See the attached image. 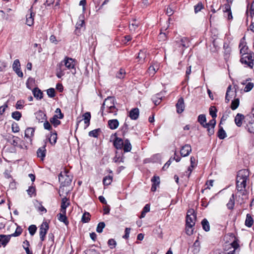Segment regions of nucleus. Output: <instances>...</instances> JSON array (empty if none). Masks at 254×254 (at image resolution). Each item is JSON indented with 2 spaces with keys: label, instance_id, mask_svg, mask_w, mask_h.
I'll return each mask as SVG.
<instances>
[{
  "label": "nucleus",
  "instance_id": "1",
  "mask_svg": "<svg viewBox=\"0 0 254 254\" xmlns=\"http://www.w3.org/2000/svg\"><path fill=\"white\" fill-rule=\"evenodd\" d=\"M247 180L236 179V189L239 194V196H244L242 199L247 198V191L246 190V183Z\"/></svg>",
  "mask_w": 254,
  "mask_h": 254
},
{
  "label": "nucleus",
  "instance_id": "2",
  "mask_svg": "<svg viewBox=\"0 0 254 254\" xmlns=\"http://www.w3.org/2000/svg\"><path fill=\"white\" fill-rule=\"evenodd\" d=\"M254 54L252 52L250 53H245L242 55L240 61L243 64L246 66L253 68L254 65Z\"/></svg>",
  "mask_w": 254,
  "mask_h": 254
},
{
  "label": "nucleus",
  "instance_id": "3",
  "mask_svg": "<svg viewBox=\"0 0 254 254\" xmlns=\"http://www.w3.org/2000/svg\"><path fill=\"white\" fill-rule=\"evenodd\" d=\"M246 128L250 133H254V110H252V114L246 116Z\"/></svg>",
  "mask_w": 254,
  "mask_h": 254
},
{
  "label": "nucleus",
  "instance_id": "4",
  "mask_svg": "<svg viewBox=\"0 0 254 254\" xmlns=\"http://www.w3.org/2000/svg\"><path fill=\"white\" fill-rule=\"evenodd\" d=\"M115 99L114 97H108L104 101L103 105L101 107V110H102V116H104L103 110H108L112 107L115 105Z\"/></svg>",
  "mask_w": 254,
  "mask_h": 254
},
{
  "label": "nucleus",
  "instance_id": "5",
  "mask_svg": "<svg viewBox=\"0 0 254 254\" xmlns=\"http://www.w3.org/2000/svg\"><path fill=\"white\" fill-rule=\"evenodd\" d=\"M49 228V224L47 222H44L41 225L39 229V235L41 242L45 240V236Z\"/></svg>",
  "mask_w": 254,
  "mask_h": 254
},
{
  "label": "nucleus",
  "instance_id": "6",
  "mask_svg": "<svg viewBox=\"0 0 254 254\" xmlns=\"http://www.w3.org/2000/svg\"><path fill=\"white\" fill-rule=\"evenodd\" d=\"M60 63H63V68H64V65L65 67L68 69H75V61L72 58L66 57L64 60Z\"/></svg>",
  "mask_w": 254,
  "mask_h": 254
},
{
  "label": "nucleus",
  "instance_id": "7",
  "mask_svg": "<svg viewBox=\"0 0 254 254\" xmlns=\"http://www.w3.org/2000/svg\"><path fill=\"white\" fill-rule=\"evenodd\" d=\"M250 175V172L248 169H242L238 172L237 180H248Z\"/></svg>",
  "mask_w": 254,
  "mask_h": 254
},
{
  "label": "nucleus",
  "instance_id": "8",
  "mask_svg": "<svg viewBox=\"0 0 254 254\" xmlns=\"http://www.w3.org/2000/svg\"><path fill=\"white\" fill-rule=\"evenodd\" d=\"M239 47L241 48L240 53L241 54L243 55L245 54V53H248V47L246 46L245 36L241 40Z\"/></svg>",
  "mask_w": 254,
  "mask_h": 254
},
{
  "label": "nucleus",
  "instance_id": "9",
  "mask_svg": "<svg viewBox=\"0 0 254 254\" xmlns=\"http://www.w3.org/2000/svg\"><path fill=\"white\" fill-rule=\"evenodd\" d=\"M35 117L39 123H43L47 120L46 115L41 110L35 113Z\"/></svg>",
  "mask_w": 254,
  "mask_h": 254
},
{
  "label": "nucleus",
  "instance_id": "10",
  "mask_svg": "<svg viewBox=\"0 0 254 254\" xmlns=\"http://www.w3.org/2000/svg\"><path fill=\"white\" fill-rule=\"evenodd\" d=\"M64 68H63V63H59L57 66L56 69V75L57 76L61 78L62 76H63L64 74Z\"/></svg>",
  "mask_w": 254,
  "mask_h": 254
},
{
  "label": "nucleus",
  "instance_id": "11",
  "mask_svg": "<svg viewBox=\"0 0 254 254\" xmlns=\"http://www.w3.org/2000/svg\"><path fill=\"white\" fill-rule=\"evenodd\" d=\"M177 108V112L178 113L180 114L182 113L185 109V105L184 99L183 98H180L176 105Z\"/></svg>",
  "mask_w": 254,
  "mask_h": 254
},
{
  "label": "nucleus",
  "instance_id": "12",
  "mask_svg": "<svg viewBox=\"0 0 254 254\" xmlns=\"http://www.w3.org/2000/svg\"><path fill=\"white\" fill-rule=\"evenodd\" d=\"M231 246V249L232 250L228 252H226L224 254V253H221L223 254H236V251L239 247V245L238 243L236 241H234L232 243L230 244Z\"/></svg>",
  "mask_w": 254,
  "mask_h": 254
},
{
  "label": "nucleus",
  "instance_id": "13",
  "mask_svg": "<svg viewBox=\"0 0 254 254\" xmlns=\"http://www.w3.org/2000/svg\"><path fill=\"white\" fill-rule=\"evenodd\" d=\"M124 140L121 138L116 137L114 140V146L117 149H122L124 145Z\"/></svg>",
  "mask_w": 254,
  "mask_h": 254
},
{
  "label": "nucleus",
  "instance_id": "14",
  "mask_svg": "<svg viewBox=\"0 0 254 254\" xmlns=\"http://www.w3.org/2000/svg\"><path fill=\"white\" fill-rule=\"evenodd\" d=\"M7 140L11 144L14 146H16L18 145L20 139L18 137L15 136L13 135H9L8 136Z\"/></svg>",
  "mask_w": 254,
  "mask_h": 254
},
{
  "label": "nucleus",
  "instance_id": "15",
  "mask_svg": "<svg viewBox=\"0 0 254 254\" xmlns=\"http://www.w3.org/2000/svg\"><path fill=\"white\" fill-rule=\"evenodd\" d=\"M69 202L68 199L66 197H64L62 198L61 211L63 213H66V208L69 205Z\"/></svg>",
  "mask_w": 254,
  "mask_h": 254
},
{
  "label": "nucleus",
  "instance_id": "16",
  "mask_svg": "<svg viewBox=\"0 0 254 254\" xmlns=\"http://www.w3.org/2000/svg\"><path fill=\"white\" fill-rule=\"evenodd\" d=\"M151 182L152 183V185L151 190L152 191H155L156 190L157 187L160 184V178L158 176H154L151 179Z\"/></svg>",
  "mask_w": 254,
  "mask_h": 254
},
{
  "label": "nucleus",
  "instance_id": "17",
  "mask_svg": "<svg viewBox=\"0 0 254 254\" xmlns=\"http://www.w3.org/2000/svg\"><path fill=\"white\" fill-rule=\"evenodd\" d=\"M35 129L33 127H28L25 131V137L28 139L30 142L32 141V137L34 135Z\"/></svg>",
  "mask_w": 254,
  "mask_h": 254
},
{
  "label": "nucleus",
  "instance_id": "18",
  "mask_svg": "<svg viewBox=\"0 0 254 254\" xmlns=\"http://www.w3.org/2000/svg\"><path fill=\"white\" fill-rule=\"evenodd\" d=\"M190 146L187 144L182 147L180 150V153L182 156L186 157L190 154Z\"/></svg>",
  "mask_w": 254,
  "mask_h": 254
},
{
  "label": "nucleus",
  "instance_id": "19",
  "mask_svg": "<svg viewBox=\"0 0 254 254\" xmlns=\"http://www.w3.org/2000/svg\"><path fill=\"white\" fill-rule=\"evenodd\" d=\"M30 13L26 15V23L28 26H31L34 23V16L35 14L32 11L31 8L29 10Z\"/></svg>",
  "mask_w": 254,
  "mask_h": 254
},
{
  "label": "nucleus",
  "instance_id": "20",
  "mask_svg": "<svg viewBox=\"0 0 254 254\" xmlns=\"http://www.w3.org/2000/svg\"><path fill=\"white\" fill-rule=\"evenodd\" d=\"M190 213V210H188L187 216H186V233L190 236V217L189 214Z\"/></svg>",
  "mask_w": 254,
  "mask_h": 254
},
{
  "label": "nucleus",
  "instance_id": "21",
  "mask_svg": "<svg viewBox=\"0 0 254 254\" xmlns=\"http://www.w3.org/2000/svg\"><path fill=\"white\" fill-rule=\"evenodd\" d=\"M109 127L111 129H115L119 126V122L117 119L110 120L108 122Z\"/></svg>",
  "mask_w": 254,
  "mask_h": 254
},
{
  "label": "nucleus",
  "instance_id": "22",
  "mask_svg": "<svg viewBox=\"0 0 254 254\" xmlns=\"http://www.w3.org/2000/svg\"><path fill=\"white\" fill-rule=\"evenodd\" d=\"M245 117L243 115L238 113L235 118V123L236 125L240 127L243 124V121L244 120Z\"/></svg>",
  "mask_w": 254,
  "mask_h": 254
},
{
  "label": "nucleus",
  "instance_id": "23",
  "mask_svg": "<svg viewBox=\"0 0 254 254\" xmlns=\"http://www.w3.org/2000/svg\"><path fill=\"white\" fill-rule=\"evenodd\" d=\"M139 114V109L135 108L130 110L129 116L131 119L135 120L138 118Z\"/></svg>",
  "mask_w": 254,
  "mask_h": 254
},
{
  "label": "nucleus",
  "instance_id": "24",
  "mask_svg": "<svg viewBox=\"0 0 254 254\" xmlns=\"http://www.w3.org/2000/svg\"><path fill=\"white\" fill-rule=\"evenodd\" d=\"M10 240V237L5 235H0V247H5Z\"/></svg>",
  "mask_w": 254,
  "mask_h": 254
},
{
  "label": "nucleus",
  "instance_id": "25",
  "mask_svg": "<svg viewBox=\"0 0 254 254\" xmlns=\"http://www.w3.org/2000/svg\"><path fill=\"white\" fill-rule=\"evenodd\" d=\"M46 145H44L43 146L40 147L37 151V156L41 158V160H43L46 155Z\"/></svg>",
  "mask_w": 254,
  "mask_h": 254
},
{
  "label": "nucleus",
  "instance_id": "26",
  "mask_svg": "<svg viewBox=\"0 0 254 254\" xmlns=\"http://www.w3.org/2000/svg\"><path fill=\"white\" fill-rule=\"evenodd\" d=\"M83 119L84 122V124H86L85 128L88 127L90 125V121L91 119V114L90 112H86L82 115Z\"/></svg>",
  "mask_w": 254,
  "mask_h": 254
},
{
  "label": "nucleus",
  "instance_id": "27",
  "mask_svg": "<svg viewBox=\"0 0 254 254\" xmlns=\"http://www.w3.org/2000/svg\"><path fill=\"white\" fill-rule=\"evenodd\" d=\"M146 50H140L138 53L137 58L138 59V62L140 63H142L144 62L145 59L146 58Z\"/></svg>",
  "mask_w": 254,
  "mask_h": 254
},
{
  "label": "nucleus",
  "instance_id": "28",
  "mask_svg": "<svg viewBox=\"0 0 254 254\" xmlns=\"http://www.w3.org/2000/svg\"><path fill=\"white\" fill-rule=\"evenodd\" d=\"M123 148L124 152H128L130 151L131 150L132 146L128 139L125 140Z\"/></svg>",
  "mask_w": 254,
  "mask_h": 254
},
{
  "label": "nucleus",
  "instance_id": "29",
  "mask_svg": "<svg viewBox=\"0 0 254 254\" xmlns=\"http://www.w3.org/2000/svg\"><path fill=\"white\" fill-rule=\"evenodd\" d=\"M32 92L34 96L37 99H41L43 98V93L38 88H34L32 90Z\"/></svg>",
  "mask_w": 254,
  "mask_h": 254
},
{
  "label": "nucleus",
  "instance_id": "30",
  "mask_svg": "<svg viewBox=\"0 0 254 254\" xmlns=\"http://www.w3.org/2000/svg\"><path fill=\"white\" fill-rule=\"evenodd\" d=\"M231 86L229 85L227 89V91L225 96V100L226 103H228L230 100V98L234 95V93L233 91H231Z\"/></svg>",
  "mask_w": 254,
  "mask_h": 254
},
{
  "label": "nucleus",
  "instance_id": "31",
  "mask_svg": "<svg viewBox=\"0 0 254 254\" xmlns=\"http://www.w3.org/2000/svg\"><path fill=\"white\" fill-rule=\"evenodd\" d=\"M66 213H63L61 212V213L58 215V220L64 222L66 225H67L69 223L68 221L67 220V218L65 215Z\"/></svg>",
  "mask_w": 254,
  "mask_h": 254
},
{
  "label": "nucleus",
  "instance_id": "32",
  "mask_svg": "<svg viewBox=\"0 0 254 254\" xmlns=\"http://www.w3.org/2000/svg\"><path fill=\"white\" fill-rule=\"evenodd\" d=\"M235 205V195L234 194H232L231 196L230 197L229 202L227 203L226 205L228 209L230 210H232L234 208V206Z\"/></svg>",
  "mask_w": 254,
  "mask_h": 254
},
{
  "label": "nucleus",
  "instance_id": "33",
  "mask_svg": "<svg viewBox=\"0 0 254 254\" xmlns=\"http://www.w3.org/2000/svg\"><path fill=\"white\" fill-rule=\"evenodd\" d=\"M192 248V252L194 254H197L199 252L200 249V242L198 240H195V241L193 243Z\"/></svg>",
  "mask_w": 254,
  "mask_h": 254
},
{
  "label": "nucleus",
  "instance_id": "34",
  "mask_svg": "<svg viewBox=\"0 0 254 254\" xmlns=\"http://www.w3.org/2000/svg\"><path fill=\"white\" fill-rule=\"evenodd\" d=\"M254 223V220L250 214H247L245 220V225L248 227H251Z\"/></svg>",
  "mask_w": 254,
  "mask_h": 254
},
{
  "label": "nucleus",
  "instance_id": "35",
  "mask_svg": "<svg viewBox=\"0 0 254 254\" xmlns=\"http://www.w3.org/2000/svg\"><path fill=\"white\" fill-rule=\"evenodd\" d=\"M217 136L220 139H223L226 137V133L223 128L219 126V130L217 132Z\"/></svg>",
  "mask_w": 254,
  "mask_h": 254
},
{
  "label": "nucleus",
  "instance_id": "36",
  "mask_svg": "<svg viewBox=\"0 0 254 254\" xmlns=\"http://www.w3.org/2000/svg\"><path fill=\"white\" fill-rule=\"evenodd\" d=\"M161 94H157L152 98V100L155 105H159L162 100Z\"/></svg>",
  "mask_w": 254,
  "mask_h": 254
},
{
  "label": "nucleus",
  "instance_id": "37",
  "mask_svg": "<svg viewBox=\"0 0 254 254\" xmlns=\"http://www.w3.org/2000/svg\"><path fill=\"white\" fill-rule=\"evenodd\" d=\"M201 225L205 231L208 232L210 230L209 223L206 219L204 218L202 220Z\"/></svg>",
  "mask_w": 254,
  "mask_h": 254
},
{
  "label": "nucleus",
  "instance_id": "38",
  "mask_svg": "<svg viewBox=\"0 0 254 254\" xmlns=\"http://www.w3.org/2000/svg\"><path fill=\"white\" fill-rule=\"evenodd\" d=\"M203 127L207 128L208 134L210 136L214 134V130L212 127L208 124V123H205L204 125H201Z\"/></svg>",
  "mask_w": 254,
  "mask_h": 254
},
{
  "label": "nucleus",
  "instance_id": "39",
  "mask_svg": "<svg viewBox=\"0 0 254 254\" xmlns=\"http://www.w3.org/2000/svg\"><path fill=\"white\" fill-rule=\"evenodd\" d=\"M113 181V176L108 175L105 177L103 180V183L104 185L108 186L111 184Z\"/></svg>",
  "mask_w": 254,
  "mask_h": 254
},
{
  "label": "nucleus",
  "instance_id": "40",
  "mask_svg": "<svg viewBox=\"0 0 254 254\" xmlns=\"http://www.w3.org/2000/svg\"><path fill=\"white\" fill-rule=\"evenodd\" d=\"M84 24V21L83 20V16H80L79 17L78 21L76 24V30L80 29L82 27H83Z\"/></svg>",
  "mask_w": 254,
  "mask_h": 254
},
{
  "label": "nucleus",
  "instance_id": "41",
  "mask_svg": "<svg viewBox=\"0 0 254 254\" xmlns=\"http://www.w3.org/2000/svg\"><path fill=\"white\" fill-rule=\"evenodd\" d=\"M101 132L100 128H97L91 130L89 132L88 135L89 136L93 137H98L99 133Z\"/></svg>",
  "mask_w": 254,
  "mask_h": 254
},
{
  "label": "nucleus",
  "instance_id": "42",
  "mask_svg": "<svg viewBox=\"0 0 254 254\" xmlns=\"http://www.w3.org/2000/svg\"><path fill=\"white\" fill-rule=\"evenodd\" d=\"M57 116H54L52 118L50 119V122L55 127H57L58 125L61 124V121L58 120Z\"/></svg>",
  "mask_w": 254,
  "mask_h": 254
},
{
  "label": "nucleus",
  "instance_id": "43",
  "mask_svg": "<svg viewBox=\"0 0 254 254\" xmlns=\"http://www.w3.org/2000/svg\"><path fill=\"white\" fill-rule=\"evenodd\" d=\"M150 211V205L146 204L143 208L140 218H143L145 216L146 213Z\"/></svg>",
  "mask_w": 254,
  "mask_h": 254
},
{
  "label": "nucleus",
  "instance_id": "44",
  "mask_svg": "<svg viewBox=\"0 0 254 254\" xmlns=\"http://www.w3.org/2000/svg\"><path fill=\"white\" fill-rule=\"evenodd\" d=\"M57 139V134L55 131L54 133H52L51 136L49 138V141L52 145H54L56 142Z\"/></svg>",
  "mask_w": 254,
  "mask_h": 254
},
{
  "label": "nucleus",
  "instance_id": "45",
  "mask_svg": "<svg viewBox=\"0 0 254 254\" xmlns=\"http://www.w3.org/2000/svg\"><path fill=\"white\" fill-rule=\"evenodd\" d=\"M204 8V5L201 2H199L197 4L194 6V11L195 13L199 12L201 9Z\"/></svg>",
  "mask_w": 254,
  "mask_h": 254
},
{
  "label": "nucleus",
  "instance_id": "46",
  "mask_svg": "<svg viewBox=\"0 0 254 254\" xmlns=\"http://www.w3.org/2000/svg\"><path fill=\"white\" fill-rule=\"evenodd\" d=\"M240 103L239 99L238 98L235 99L232 101L231 105V108L232 110H236L239 106Z\"/></svg>",
  "mask_w": 254,
  "mask_h": 254
},
{
  "label": "nucleus",
  "instance_id": "47",
  "mask_svg": "<svg viewBox=\"0 0 254 254\" xmlns=\"http://www.w3.org/2000/svg\"><path fill=\"white\" fill-rule=\"evenodd\" d=\"M22 232V228L18 226V227H17L16 230H15V231L14 233H13L11 235H8L7 236H9L10 238L11 237H17V236H19L21 234Z\"/></svg>",
  "mask_w": 254,
  "mask_h": 254
},
{
  "label": "nucleus",
  "instance_id": "48",
  "mask_svg": "<svg viewBox=\"0 0 254 254\" xmlns=\"http://www.w3.org/2000/svg\"><path fill=\"white\" fill-rule=\"evenodd\" d=\"M90 220V215L89 212H85L82 216L81 220L83 223H87Z\"/></svg>",
  "mask_w": 254,
  "mask_h": 254
},
{
  "label": "nucleus",
  "instance_id": "49",
  "mask_svg": "<svg viewBox=\"0 0 254 254\" xmlns=\"http://www.w3.org/2000/svg\"><path fill=\"white\" fill-rule=\"evenodd\" d=\"M11 117L13 119L16 121H19L21 119L22 115L19 111H14L12 113Z\"/></svg>",
  "mask_w": 254,
  "mask_h": 254
},
{
  "label": "nucleus",
  "instance_id": "50",
  "mask_svg": "<svg viewBox=\"0 0 254 254\" xmlns=\"http://www.w3.org/2000/svg\"><path fill=\"white\" fill-rule=\"evenodd\" d=\"M175 11L174 5H169L166 10V13L169 16H171L173 14Z\"/></svg>",
  "mask_w": 254,
  "mask_h": 254
},
{
  "label": "nucleus",
  "instance_id": "51",
  "mask_svg": "<svg viewBox=\"0 0 254 254\" xmlns=\"http://www.w3.org/2000/svg\"><path fill=\"white\" fill-rule=\"evenodd\" d=\"M209 114L211 116L212 118L215 119L217 117V109L214 106H211L209 108Z\"/></svg>",
  "mask_w": 254,
  "mask_h": 254
},
{
  "label": "nucleus",
  "instance_id": "52",
  "mask_svg": "<svg viewBox=\"0 0 254 254\" xmlns=\"http://www.w3.org/2000/svg\"><path fill=\"white\" fill-rule=\"evenodd\" d=\"M197 121L201 125H204V124L206 123V121L205 115L204 114H201L199 115L198 117Z\"/></svg>",
  "mask_w": 254,
  "mask_h": 254
},
{
  "label": "nucleus",
  "instance_id": "53",
  "mask_svg": "<svg viewBox=\"0 0 254 254\" xmlns=\"http://www.w3.org/2000/svg\"><path fill=\"white\" fill-rule=\"evenodd\" d=\"M105 227V224L103 222H101L98 223L97 228H96V231L98 233H102L103 232V229Z\"/></svg>",
  "mask_w": 254,
  "mask_h": 254
},
{
  "label": "nucleus",
  "instance_id": "54",
  "mask_svg": "<svg viewBox=\"0 0 254 254\" xmlns=\"http://www.w3.org/2000/svg\"><path fill=\"white\" fill-rule=\"evenodd\" d=\"M54 243V235L52 233H49L48 235V244L51 247L53 245Z\"/></svg>",
  "mask_w": 254,
  "mask_h": 254
},
{
  "label": "nucleus",
  "instance_id": "55",
  "mask_svg": "<svg viewBox=\"0 0 254 254\" xmlns=\"http://www.w3.org/2000/svg\"><path fill=\"white\" fill-rule=\"evenodd\" d=\"M181 45L185 48H188L190 46V41L187 38H182L181 40Z\"/></svg>",
  "mask_w": 254,
  "mask_h": 254
},
{
  "label": "nucleus",
  "instance_id": "56",
  "mask_svg": "<svg viewBox=\"0 0 254 254\" xmlns=\"http://www.w3.org/2000/svg\"><path fill=\"white\" fill-rule=\"evenodd\" d=\"M12 68L14 71L20 68V64L19 60L16 59L14 61L12 64Z\"/></svg>",
  "mask_w": 254,
  "mask_h": 254
},
{
  "label": "nucleus",
  "instance_id": "57",
  "mask_svg": "<svg viewBox=\"0 0 254 254\" xmlns=\"http://www.w3.org/2000/svg\"><path fill=\"white\" fill-rule=\"evenodd\" d=\"M37 230V227L35 225H31L28 228V231L31 236H33Z\"/></svg>",
  "mask_w": 254,
  "mask_h": 254
},
{
  "label": "nucleus",
  "instance_id": "58",
  "mask_svg": "<svg viewBox=\"0 0 254 254\" xmlns=\"http://www.w3.org/2000/svg\"><path fill=\"white\" fill-rule=\"evenodd\" d=\"M118 110L116 107L115 105L112 107L111 108L109 109L108 110H106V112L108 113H113L114 115H117V112Z\"/></svg>",
  "mask_w": 254,
  "mask_h": 254
},
{
  "label": "nucleus",
  "instance_id": "59",
  "mask_svg": "<svg viewBox=\"0 0 254 254\" xmlns=\"http://www.w3.org/2000/svg\"><path fill=\"white\" fill-rule=\"evenodd\" d=\"M47 93L50 98H53L55 96V90L54 88H51L47 90Z\"/></svg>",
  "mask_w": 254,
  "mask_h": 254
},
{
  "label": "nucleus",
  "instance_id": "60",
  "mask_svg": "<svg viewBox=\"0 0 254 254\" xmlns=\"http://www.w3.org/2000/svg\"><path fill=\"white\" fill-rule=\"evenodd\" d=\"M108 244L111 249H113L115 248L117 244L114 239H111L108 240Z\"/></svg>",
  "mask_w": 254,
  "mask_h": 254
},
{
  "label": "nucleus",
  "instance_id": "61",
  "mask_svg": "<svg viewBox=\"0 0 254 254\" xmlns=\"http://www.w3.org/2000/svg\"><path fill=\"white\" fill-rule=\"evenodd\" d=\"M158 40L160 41H163L167 39V35L165 33L161 32L158 36Z\"/></svg>",
  "mask_w": 254,
  "mask_h": 254
},
{
  "label": "nucleus",
  "instance_id": "62",
  "mask_svg": "<svg viewBox=\"0 0 254 254\" xmlns=\"http://www.w3.org/2000/svg\"><path fill=\"white\" fill-rule=\"evenodd\" d=\"M254 87V83L252 82H249L245 86L244 91L245 92H249L251 91Z\"/></svg>",
  "mask_w": 254,
  "mask_h": 254
},
{
  "label": "nucleus",
  "instance_id": "63",
  "mask_svg": "<svg viewBox=\"0 0 254 254\" xmlns=\"http://www.w3.org/2000/svg\"><path fill=\"white\" fill-rule=\"evenodd\" d=\"M128 125L126 123H125L122 127V129H121L122 131V132H123V136H124L126 134V133H127V132L128 131Z\"/></svg>",
  "mask_w": 254,
  "mask_h": 254
},
{
  "label": "nucleus",
  "instance_id": "64",
  "mask_svg": "<svg viewBox=\"0 0 254 254\" xmlns=\"http://www.w3.org/2000/svg\"><path fill=\"white\" fill-rule=\"evenodd\" d=\"M84 254H100L99 252L94 249H89L85 251Z\"/></svg>",
  "mask_w": 254,
  "mask_h": 254
}]
</instances>
